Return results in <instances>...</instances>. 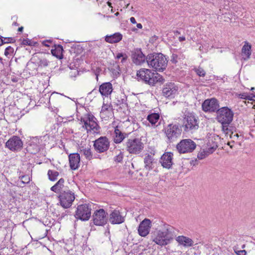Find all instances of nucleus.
I'll return each mask as SVG.
<instances>
[{
    "label": "nucleus",
    "mask_w": 255,
    "mask_h": 255,
    "mask_svg": "<svg viewBox=\"0 0 255 255\" xmlns=\"http://www.w3.org/2000/svg\"><path fill=\"white\" fill-rule=\"evenodd\" d=\"M110 141L106 136L99 137L94 141L93 146L95 151L99 153L106 152L110 147Z\"/></svg>",
    "instance_id": "f8f14e48"
},
{
    "label": "nucleus",
    "mask_w": 255,
    "mask_h": 255,
    "mask_svg": "<svg viewBox=\"0 0 255 255\" xmlns=\"http://www.w3.org/2000/svg\"><path fill=\"white\" fill-rule=\"evenodd\" d=\"M178 39L180 42H182L185 40V37L184 36H180Z\"/></svg>",
    "instance_id": "6e6d98bb"
},
{
    "label": "nucleus",
    "mask_w": 255,
    "mask_h": 255,
    "mask_svg": "<svg viewBox=\"0 0 255 255\" xmlns=\"http://www.w3.org/2000/svg\"><path fill=\"white\" fill-rule=\"evenodd\" d=\"M107 215V213L103 209L95 211L92 216L94 224L99 226L106 225L108 220Z\"/></svg>",
    "instance_id": "2eb2a0df"
},
{
    "label": "nucleus",
    "mask_w": 255,
    "mask_h": 255,
    "mask_svg": "<svg viewBox=\"0 0 255 255\" xmlns=\"http://www.w3.org/2000/svg\"><path fill=\"white\" fill-rule=\"evenodd\" d=\"M5 146L12 151L17 152L22 148L23 142L19 136L13 135L5 142Z\"/></svg>",
    "instance_id": "4468645a"
},
{
    "label": "nucleus",
    "mask_w": 255,
    "mask_h": 255,
    "mask_svg": "<svg viewBox=\"0 0 255 255\" xmlns=\"http://www.w3.org/2000/svg\"><path fill=\"white\" fill-rule=\"evenodd\" d=\"M234 143V140H233L232 141L229 142L228 144L230 146V147L232 148L233 147V143Z\"/></svg>",
    "instance_id": "5fc2aeb1"
},
{
    "label": "nucleus",
    "mask_w": 255,
    "mask_h": 255,
    "mask_svg": "<svg viewBox=\"0 0 255 255\" xmlns=\"http://www.w3.org/2000/svg\"><path fill=\"white\" fill-rule=\"evenodd\" d=\"M160 115L158 113H151L147 117V120L152 125H154L159 120Z\"/></svg>",
    "instance_id": "7c9ffc66"
},
{
    "label": "nucleus",
    "mask_w": 255,
    "mask_h": 255,
    "mask_svg": "<svg viewBox=\"0 0 255 255\" xmlns=\"http://www.w3.org/2000/svg\"><path fill=\"white\" fill-rule=\"evenodd\" d=\"M0 63L3 65L4 66V64L3 63V59L0 57Z\"/></svg>",
    "instance_id": "bf43d9fd"
},
{
    "label": "nucleus",
    "mask_w": 255,
    "mask_h": 255,
    "mask_svg": "<svg viewBox=\"0 0 255 255\" xmlns=\"http://www.w3.org/2000/svg\"><path fill=\"white\" fill-rule=\"evenodd\" d=\"M80 149V153L83 154L87 159L91 160L93 158V154L90 147L81 146Z\"/></svg>",
    "instance_id": "c756f323"
},
{
    "label": "nucleus",
    "mask_w": 255,
    "mask_h": 255,
    "mask_svg": "<svg viewBox=\"0 0 255 255\" xmlns=\"http://www.w3.org/2000/svg\"><path fill=\"white\" fill-rule=\"evenodd\" d=\"M209 155V152L203 150L198 153L197 157L199 159H203L206 158Z\"/></svg>",
    "instance_id": "ea45409f"
},
{
    "label": "nucleus",
    "mask_w": 255,
    "mask_h": 255,
    "mask_svg": "<svg viewBox=\"0 0 255 255\" xmlns=\"http://www.w3.org/2000/svg\"><path fill=\"white\" fill-rule=\"evenodd\" d=\"M0 47L4 44L14 43L16 40L14 37H4L0 35Z\"/></svg>",
    "instance_id": "72a5a7b5"
},
{
    "label": "nucleus",
    "mask_w": 255,
    "mask_h": 255,
    "mask_svg": "<svg viewBox=\"0 0 255 255\" xmlns=\"http://www.w3.org/2000/svg\"><path fill=\"white\" fill-rule=\"evenodd\" d=\"M222 130L226 134H232L236 130L235 127L231 126L230 124H221Z\"/></svg>",
    "instance_id": "473e14b6"
},
{
    "label": "nucleus",
    "mask_w": 255,
    "mask_h": 255,
    "mask_svg": "<svg viewBox=\"0 0 255 255\" xmlns=\"http://www.w3.org/2000/svg\"><path fill=\"white\" fill-rule=\"evenodd\" d=\"M19 178H21V181L24 184H27L30 182V178L28 175H22Z\"/></svg>",
    "instance_id": "79ce46f5"
},
{
    "label": "nucleus",
    "mask_w": 255,
    "mask_h": 255,
    "mask_svg": "<svg viewBox=\"0 0 255 255\" xmlns=\"http://www.w3.org/2000/svg\"><path fill=\"white\" fill-rule=\"evenodd\" d=\"M14 18H17V17H16V16H12V17L11 19H14Z\"/></svg>",
    "instance_id": "0e129e2a"
},
{
    "label": "nucleus",
    "mask_w": 255,
    "mask_h": 255,
    "mask_svg": "<svg viewBox=\"0 0 255 255\" xmlns=\"http://www.w3.org/2000/svg\"><path fill=\"white\" fill-rule=\"evenodd\" d=\"M167 58L161 53L154 52L147 56L148 65L155 71L163 72L167 67Z\"/></svg>",
    "instance_id": "f03ea898"
},
{
    "label": "nucleus",
    "mask_w": 255,
    "mask_h": 255,
    "mask_svg": "<svg viewBox=\"0 0 255 255\" xmlns=\"http://www.w3.org/2000/svg\"><path fill=\"white\" fill-rule=\"evenodd\" d=\"M254 89H255V88L252 87V88H251V90L253 91V90H254Z\"/></svg>",
    "instance_id": "774afa93"
},
{
    "label": "nucleus",
    "mask_w": 255,
    "mask_h": 255,
    "mask_svg": "<svg viewBox=\"0 0 255 255\" xmlns=\"http://www.w3.org/2000/svg\"><path fill=\"white\" fill-rule=\"evenodd\" d=\"M42 43L45 46L49 47L50 46L49 44L52 43V40L51 39L45 40L43 41Z\"/></svg>",
    "instance_id": "a18cd8bd"
},
{
    "label": "nucleus",
    "mask_w": 255,
    "mask_h": 255,
    "mask_svg": "<svg viewBox=\"0 0 255 255\" xmlns=\"http://www.w3.org/2000/svg\"><path fill=\"white\" fill-rule=\"evenodd\" d=\"M194 70L196 74L200 77H204L206 75V72L202 68L199 67L195 68Z\"/></svg>",
    "instance_id": "58836bf2"
},
{
    "label": "nucleus",
    "mask_w": 255,
    "mask_h": 255,
    "mask_svg": "<svg viewBox=\"0 0 255 255\" xmlns=\"http://www.w3.org/2000/svg\"><path fill=\"white\" fill-rule=\"evenodd\" d=\"M14 48L10 46L7 47L4 50V55L8 59L12 57L15 54Z\"/></svg>",
    "instance_id": "f704fd0d"
},
{
    "label": "nucleus",
    "mask_w": 255,
    "mask_h": 255,
    "mask_svg": "<svg viewBox=\"0 0 255 255\" xmlns=\"http://www.w3.org/2000/svg\"><path fill=\"white\" fill-rule=\"evenodd\" d=\"M151 221L148 219H144L140 222L138 226L137 231L138 234L141 237H144L149 234L151 228Z\"/></svg>",
    "instance_id": "f3484780"
},
{
    "label": "nucleus",
    "mask_w": 255,
    "mask_h": 255,
    "mask_svg": "<svg viewBox=\"0 0 255 255\" xmlns=\"http://www.w3.org/2000/svg\"><path fill=\"white\" fill-rule=\"evenodd\" d=\"M109 106L107 104H104L102 107V111L105 112L109 110Z\"/></svg>",
    "instance_id": "09e8293b"
},
{
    "label": "nucleus",
    "mask_w": 255,
    "mask_h": 255,
    "mask_svg": "<svg viewBox=\"0 0 255 255\" xmlns=\"http://www.w3.org/2000/svg\"><path fill=\"white\" fill-rule=\"evenodd\" d=\"M252 46L247 41L245 42V44L242 48L241 55L242 59L245 60H248L251 56L252 53Z\"/></svg>",
    "instance_id": "b1692460"
},
{
    "label": "nucleus",
    "mask_w": 255,
    "mask_h": 255,
    "mask_svg": "<svg viewBox=\"0 0 255 255\" xmlns=\"http://www.w3.org/2000/svg\"><path fill=\"white\" fill-rule=\"evenodd\" d=\"M131 58L136 65H141L145 61H147V56L145 57L140 48L135 49L132 51Z\"/></svg>",
    "instance_id": "a211bd4d"
},
{
    "label": "nucleus",
    "mask_w": 255,
    "mask_h": 255,
    "mask_svg": "<svg viewBox=\"0 0 255 255\" xmlns=\"http://www.w3.org/2000/svg\"><path fill=\"white\" fill-rule=\"evenodd\" d=\"M239 137V135L238 133H235L234 134V132L232 134H230V138L233 139V140H235L236 139H237Z\"/></svg>",
    "instance_id": "de8ad7c7"
},
{
    "label": "nucleus",
    "mask_w": 255,
    "mask_h": 255,
    "mask_svg": "<svg viewBox=\"0 0 255 255\" xmlns=\"http://www.w3.org/2000/svg\"><path fill=\"white\" fill-rule=\"evenodd\" d=\"M23 27L22 26H21L18 28V31L19 32H22L23 31Z\"/></svg>",
    "instance_id": "052dcab7"
},
{
    "label": "nucleus",
    "mask_w": 255,
    "mask_h": 255,
    "mask_svg": "<svg viewBox=\"0 0 255 255\" xmlns=\"http://www.w3.org/2000/svg\"><path fill=\"white\" fill-rule=\"evenodd\" d=\"M12 25H14V26H18L19 25V24L17 23L16 22H14L13 23H12Z\"/></svg>",
    "instance_id": "e2e57ef3"
},
{
    "label": "nucleus",
    "mask_w": 255,
    "mask_h": 255,
    "mask_svg": "<svg viewBox=\"0 0 255 255\" xmlns=\"http://www.w3.org/2000/svg\"><path fill=\"white\" fill-rule=\"evenodd\" d=\"M126 149L130 154H137L141 152L144 144L139 138L128 139L126 143Z\"/></svg>",
    "instance_id": "6e6552de"
},
{
    "label": "nucleus",
    "mask_w": 255,
    "mask_h": 255,
    "mask_svg": "<svg viewBox=\"0 0 255 255\" xmlns=\"http://www.w3.org/2000/svg\"><path fill=\"white\" fill-rule=\"evenodd\" d=\"M31 60L33 61V63L36 64L39 67H47L49 62L45 58H42L36 54L33 55Z\"/></svg>",
    "instance_id": "393cba45"
},
{
    "label": "nucleus",
    "mask_w": 255,
    "mask_h": 255,
    "mask_svg": "<svg viewBox=\"0 0 255 255\" xmlns=\"http://www.w3.org/2000/svg\"><path fill=\"white\" fill-rule=\"evenodd\" d=\"M47 175L48 176V178L50 181H54L57 179V177L59 175V172L57 171L50 169L48 171Z\"/></svg>",
    "instance_id": "c9c22d12"
},
{
    "label": "nucleus",
    "mask_w": 255,
    "mask_h": 255,
    "mask_svg": "<svg viewBox=\"0 0 255 255\" xmlns=\"http://www.w3.org/2000/svg\"><path fill=\"white\" fill-rule=\"evenodd\" d=\"M235 253L237 255H246L247 252L245 250H236V249H234Z\"/></svg>",
    "instance_id": "49530a36"
},
{
    "label": "nucleus",
    "mask_w": 255,
    "mask_h": 255,
    "mask_svg": "<svg viewBox=\"0 0 255 255\" xmlns=\"http://www.w3.org/2000/svg\"><path fill=\"white\" fill-rule=\"evenodd\" d=\"M175 33H178V34H179V33H180V32H179L178 30H176V31H175Z\"/></svg>",
    "instance_id": "69168bd1"
},
{
    "label": "nucleus",
    "mask_w": 255,
    "mask_h": 255,
    "mask_svg": "<svg viewBox=\"0 0 255 255\" xmlns=\"http://www.w3.org/2000/svg\"><path fill=\"white\" fill-rule=\"evenodd\" d=\"M202 110L206 113H216L219 109V101L215 98L205 100L202 104Z\"/></svg>",
    "instance_id": "ddd939ff"
},
{
    "label": "nucleus",
    "mask_w": 255,
    "mask_h": 255,
    "mask_svg": "<svg viewBox=\"0 0 255 255\" xmlns=\"http://www.w3.org/2000/svg\"><path fill=\"white\" fill-rule=\"evenodd\" d=\"M108 5H109V6H111V3H110V2H108Z\"/></svg>",
    "instance_id": "338daca9"
},
{
    "label": "nucleus",
    "mask_w": 255,
    "mask_h": 255,
    "mask_svg": "<svg viewBox=\"0 0 255 255\" xmlns=\"http://www.w3.org/2000/svg\"><path fill=\"white\" fill-rule=\"evenodd\" d=\"M81 122L84 124L82 127L87 130L88 133L100 134L101 127L98 124L97 119L91 113H88L86 118H81Z\"/></svg>",
    "instance_id": "20e7f679"
},
{
    "label": "nucleus",
    "mask_w": 255,
    "mask_h": 255,
    "mask_svg": "<svg viewBox=\"0 0 255 255\" xmlns=\"http://www.w3.org/2000/svg\"><path fill=\"white\" fill-rule=\"evenodd\" d=\"M182 127L185 132L193 133L199 128L198 118L194 113H186L183 118Z\"/></svg>",
    "instance_id": "39448f33"
},
{
    "label": "nucleus",
    "mask_w": 255,
    "mask_h": 255,
    "mask_svg": "<svg viewBox=\"0 0 255 255\" xmlns=\"http://www.w3.org/2000/svg\"><path fill=\"white\" fill-rule=\"evenodd\" d=\"M64 179L63 178H60L58 182L53 186L51 187V190L55 192L58 193L64 186Z\"/></svg>",
    "instance_id": "2f4dec72"
},
{
    "label": "nucleus",
    "mask_w": 255,
    "mask_h": 255,
    "mask_svg": "<svg viewBox=\"0 0 255 255\" xmlns=\"http://www.w3.org/2000/svg\"><path fill=\"white\" fill-rule=\"evenodd\" d=\"M130 21L133 24H135L136 23V20L134 17H131L130 18Z\"/></svg>",
    "instance_id": "3c124183"
},
{
    "label": "nucleus",
    "mask_w": 255,
    "mask_h": 255,
    "mask_svg": "<svg viewBox=\"0 0 255 255\" xmlns=\"http://www.w3.org/2000/svg\"><path fill=\"white\" fill-rule=\"evenodd\" d=\"M123 38V35L119 32L115 33L113 34L106 35L105 36V41L110 43H115L120 41Z\"/></svg>",
    "instance_id": "a878e982"
},
{
    "label": "nucleus",
    "mask_w": 255,
    "mask_h": 255,
    "mask_svg": "<svg viewBox=\"0 0 255 255\" xmlns=\"http://www.w3.org/2000/svg\"><path fill=\"white\" fill-rule=\"evenodd\" d=\"M153 160L154 159L151 155L148 154L145 156L144 158V168L146 170L150 171L153 169Z\"/></svg>",
    "instance_id": "c85d7f7f"
},
{
    "label": "nucleus",
    "mask_w": 255,
    "mask_h": 255,
    "mask_svg": "<svg viewBox=\"0 0 255 255\" xmlns=\"http://www.w3.org/2000/svg\"><path fill=\"white\" fill-rule=\"evenodd\" d=\"M178 88L174 83H167L162 89V93L164 96L167 98L172 99L177 94Z\"/></svg>",
    "instance_id": "dca6fc26"
},
{
    "label": "nucleus",
    "mask_w": 255,
    "mask_h": 255,
    "mask_svg": "<svg viewBox=\"0 0 255 255\" xmlns=\"http://www.w3.org/2000/svg\"><path fill=\"white\" fill-rule=\"evenodd\" d=\"M51 53L53 56L56 57L59 59L63 58V46L60 44L54 45V48L52 49L51 50Z\"/></svg>",
    "instance_id": "cd10ccee"
},
{
    "label": "nucleus",
    "mask_w": 255,
    "mask_h": 255,
    "mask_svg": "<svg viewBox=\"0 0 255 255\" xmlns=\"http://www.w3.org/2000/svg\"><path fill=\"white\" fill-rule=\"evenodd\" d=\"M138 81H141L150 86H155L157 83L164 81L163 77L157 73L152 72L150 69L142 68L137 72Z\"/></svg>",
    "instance_id": "f257e3e1"
},
{
    "label": "nucleus",
    "mask_w": 255,
    "mask_h": 255,
    "mask_svg": "<svg viewBox=\"0 0 255 255\" xmlns=\"http://www.w3.org/2000/svg\"><path fill=\"white\" fill-rule=\"evenodd\" d=\"M174 228L168 224L164 225V230L157 231L155 237L152 238V241L157 245L165 246L173 239Z\"/></svg>",
    "instance_id": "7ed1b4c3"
},
{
    "label": "nucleus",
    "mask_w": 255,
    "mask_h": 255,
    "mask_svg": "<svg viewBox=\"0 0 255 255\" xmlns=\"http://www.w3.org/2000/svg\"><path fill=\"white\" fill-rule=\"evenodd\" d=\"M125 221V217L119 210L115 209L110 214L109 221L113 225L121 224Z\"/></svg>",
    "instance_id": "6ab92c4d"
},
{
    "label": "nucleus",
    "mask_w": 255,
    "mask_h": 255,
    "mask_svg": "<svg viewBox=\"0 0 255 255\" xmlns=\"http://www.w3.org/2000/svg\"><path fill=\"white\" fill-rule=\"evenodd\" d=\"M39 143L38 142V144L36 143L35 144L33 145L35 147V149L36 151H38L39 149Z\"/></svg>",
    "instance_id": "864d4df0"
},
{
    "label": "nucleus",
    "mask_w": 255,
    "mask_h": 255,
    "mask_svg": "<svg viewBox=\"0 0 255 255\" xmlns=\"http://www.w3.org/2000/svg\"><path fill=\"white\" fill-rule=\"evenodd\" d=\"M250 100L251 101H255V93L250 94Z\"/></svg>",
    "instance_id": "8fccbe9b"
},
{
    "label": "nucleus",
    "mask_w": 255,
    "mask_h": 255,
    "mask_svg": "<svg viewBox=\"0 0 255 255\" xmlns=\"http://www.w3.org/2000/svg\"><path fill=\"white\" fill-rule=\"evenodd\" d=\"M123 159V154L121 152L118 155L114 157V160L117 162H121Z\"/></svg>",
    "instance_id": "37998d69"
},
{
    "label": "nucleus",
    "mask_w": 255,
    "mask_h": 255,
    "mask_svg": "<svg viewBox=\"0 0 255 255\" xmlns=\"http://www.w3.org/2000/svg\"><path fill=\"white\" fill-rule=\"evenodd\" d=\"M136 26L138 28L141 29L142 28V25L141 23H137Z\"/></svg>",
    "instance_id": "4d7b16f0"
},
{
    "label": "nucleus",
    "mask_w": 255,
    "mask_h": 255,
    "mask_svg": "<svg viewBox=\"0 0 255 255\" xmlns=\"http://www.w3.org/2000/svg\"><path fill=\"white\" fill-rule=\"evenodd\" d=\"M178 56L177 54L173 53L171 56L170 61L172 63L176 64L177 63Z\"/></svg>",
    "instance_id": "c03bdc74"
},
{
    "label": "nucleus",
    "mask_w": 255,
    "mask_h": 255,
    "mask_svg": "<svg viewBox=\"0 0 255 255\" xmlns=\"http://www.w3.org/2000/svg\"><path fill=\"white\" fill-rule=\"evenodd\" d=\"M237 96L242 99L250 100V95L246 93L238 94Z\"/></svg>",
    "instance_id": "a19ab883"
},
{
    "label": "nucleus",
    "mask_w": 255,
    "mask_h": 255,
    "mask_svg": "<svg viewBox=\"0 0 255 255\" xmlns=\"http://www.w3.org/2000/svg\"><path fill=\"white\" fill-rule=\"evenodd\" d=\"M128 56L127 54L125 53H122V52H118L116 53V55L115 56V58L116 59L119 60L120 59L122 58L121 59V63L124 64L125 62H126L127 59H128Z\"/></svg>",
    "instance_id": "e433bc0d"
},
{
    "label": "nucleus",
    "mask_w": 255,
    "mask_h": 255,
    "mask_svg": "<svg viewBox=\"0 0 255 255\" xmlns=\"http://www.w3.org/2000/svg\"><path fill=\"white\" fill-rule=\"evenodd\" d=\"M60 205L64 208H68L72 206L75 197L73 192L70 190L62 191L58 196Z\"/></svg>",
    "instance_id": "9b49d317"
},
{
    "label": "nucleus",
    "mask_w": 255,
    "mask_h": 255,
    "mask_svg": "<svg viewBox=\"0 0 255 255\" xmlns=\"http://www.w3.org/2000/svg\"><path fill=\"white\" fill-rule=\"evenodd\" d=\"M91 214V206L89 204H83L77 206L75 217L83 221H88Z\"/></svg>",
    "instance_id": "9d476101"
},
{
    "label": "nucleus",
    "mask_w": 255,
    "mask_h": 255,
    "mask_svg": "<svg viewBox=\"0 0 255 255\" xmlns=\"http://www.w3.org/2000/svg\"><path fill=\"white\" fill-rule=\"evenodd\" d=\"M197 162L198 161L197 160H195V161L192 160L191 164L194 166L197 164Z\"/></svg>",
    "instance_id": "13d9d810"
},
{
    "label": "nucleus",
    "mask_w": 255,
    "mask_h": 255,
    "mask_svg": "<svg viewBox=\"0 0 255 255\" xmlns=\"http://www.w3.org/2000/svg\"><path fill=\"white\" fill-rule=\"evenodd\" d=\"M216 114V119L221 124H230L233 120L234 112L228 107L219 108Z\"/></svg>",
    "instance_id": "0eeeda50"
},
{
    "label": "nucleus",
    "mask_w": 255,
    "mask_h": 255,
    "mask_svg": "<svg viewBox=\"0 0 255 255\" xmlns=\"http://www.w3.org/2000/svg\"><path fill=\"white\" fill-rule=\"evenodd\" d=\"M21 44L24 45L33 46H35L37 43L36 42H32L31 40L28 38L23 39L22 41Z\"/></svg>",
    "instance_id": "4c0bfd02"
},
{
    "label": "nucleus",
    "mask_w": 255,
    "mask_h": 255,
    "mask_svg": "<svg viewBox=\"0 0 255 255\" xmlns=\"http://www.w3.org/2000/svg\"><path fill=\"white\" fill-rule=\"evenodd\" d=\"M217 147V145H216V146H215V147H214V146H213L212 147H211V149L212 150L211 151V153H212V152H213V151H214V150L216 149Z\"/></svg>",
    "instance_id": "680f3d73"
},
{
    "label": "nucleus",
    "mask_w": 255,
    "mask_h": 255,
    "mask_svg": "<svg viewBox=\"0 0 255 255\" xmlns=\"http://www.w3.org/2000/svg\"><path fill=\"white\" fill-rule=\"evenodd\" d=\"M196 143L191 139H182L176 146L177 151L180 154L192 152L196 147Z\"/></svg>",
    "instance_id": "1a4fd4ad"
},
{
    "label": "nucleus",
    "mask_w": 255,
    "mask_h": 255,
    "mask_svg": "<svg viewBox=\"0 0 255 255\" xmlns=\"http://www.w3.org/2000/svg\"><path fill=\"white\" fill-rule=\"evenodd\" d=\"M128 134L123 132L119 128L118 126L115 128L114 142L116 144L121 143L125 138L128 137Z\"/></svg>",
    "instance_id": "5701e85b"
},
{
    "label": "nucleus",
    "mask_w": 255,
    "mask_h": 255,
    "mask_svg": "<svg viewBox=\"0 0 255 255\" xmlns=\"http://www.w3.org/2000/svg\"><path fill=\"white\" fill-rule=\"evenodd\" d=\"M177 242L185 247H191L193 245L192 239L184 236H179L176 238Z\"/></svg>",
    "instance_id": "bb28decb"
},
{
    "label": "nucleus",
    "mask_w": 255,
    "mask_h": 255,
    "mask_svg": "<svg viewBox=\"0 0 255 255\" xmlns=\"http://www.w3.org/2000/svg\"><path fill=\"white\" fill-rule=\"evenodd\" d=\"M113 90L112 84L110 82H105L99 86V91L102 96L108 97L111 94Z\"/></svg>",
    "instance_id": "4be33fe9"
},
{
    "label": "nucleus",
    "mask_w": 255,
    "mask_h": 255,
    "mask_svg": "<svg viewBox=\"0 0 255 255\" xmlns=\"http://www.w3.org/2000/svg\"><path fill=\"white\" fill-rule=\"evenodd\" d=\"M69 161L70 167L72 170H76L78 168L80 165V156L79 153H72L69 156Z\"/></svg>",
    "instance_id": "412c9836"
},
{
    "label": "nucleus",
    "mask_w": 255,
    "mask_h": 255,
    "mask_svg": "<svg viewBox=\"0 0 255 255\" xmlns=\"http://www.w3.org/2000/svg\"><path fill=\"white\" fill-rule=\"evenodd\" d=\"M162 131L165 134L167 143H170L180 136L182 129L180 125L170 124L164 127Z\"/></svg>",
    "instance_id": "423d86ee"
},
{
    "label": "nucleus",
    "mask_w": 255,
    "mask_h": 255,
    "mask_svg": "<svg viewBox=\"0 0 255 255\" xmlns=\"http://www.w3.org/2000/svg\"><path fill=\"white\" fill-rule=\"evenodd\" d=\"M173 153L171 152H165L161 156L160 162L161 165L165 168L170 169L173 165Z\"/></svg>",
    "instance_id": "aec40b11"
},
{
    "label": "nucleus",
    "mask_w": 255,
    "mask_h": 255,
    "mask_svg": "<svg viewBox=\"0 0 255 255\" xmlns=\"http://www.w3.org/2000/svg\"><path fill=\"white\" fill-rule=\"evenodd\" d=\"M11 81H12L13 82H17L18 80V78L17 77H13L12 78H11Z\"/></svg>",
    "instance_id": "603ef678"
}]
</instances>
